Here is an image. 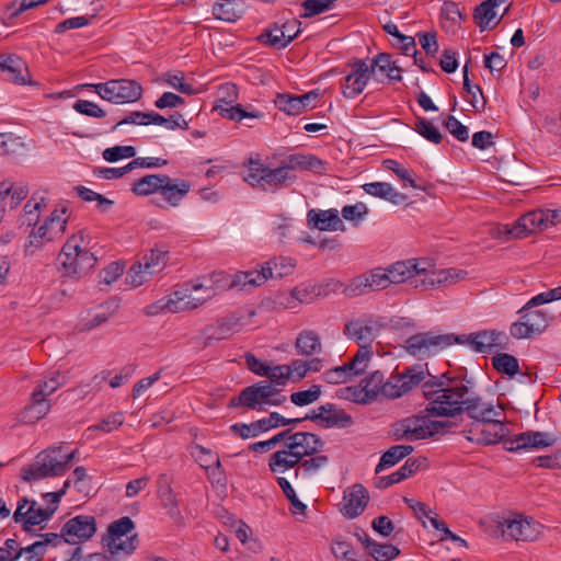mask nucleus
Returning <instances> with one entry per match:
<instances>
[{
  "mask_svg": "<svg viewBox=\"0 0 561 561\" xmlns=\"http://www.w3.org/2000/svg\"><path fill=\"white\" fill-rule=\"evenodd\" d=\"M474 381L467 377L466 368L457 374L446 371L439 376H431L422 385L423 397L428 401L425 412L435 417H455L458 407L474 394Z\"/></svg>",
  "mask_w": 561,
  "mask_h": 561,
  "instance_id": "obj_1",
  "label": "nucleus"
},
{
  "mask_svg": "<svg viewBox=\"0 0 561 561\" xmlns=\"http://www.w3.org/2000/svg\"><path fill=\"white\" fill-rule=\"evenodd\" d=\"M78 450L62 454V446H54L39 453L35 460L22 468L21 477L26 482L65 474L69 465L75 460Z\"/></svg>",
  "mask_w": 561,
  "mask_h": 561,
  "instance_id": "obj_2",
  "label": "nucleus"
},
{
  "mask_svg": "<svg viewBox=\"0 0 561 561\" xmlns=\"http://www.w3.org/2000/svg\"><path fill=\"white\" fill-rule=\"evenodd\" d=\"M385 77L386 53L376 55L369 65L363 59H356L351 72L344 78L342 93L347 99H354L364 91L370 79L382 82Z\"/></svg>",
  "mask_w": 561,
  "mask_h": 561,
  "instance_id": "obj_3",
  "label": "nucleus"
},
{
  "mask_svg": "<svg viewBox=\"0 0 561 561\" xmlns=\"http://www.w3.org/2000/svg\"><path fill=\"white\" fill-rule=\"evenodd\" d=\"M134 529L135 523L128 516L111 523L101 540L103 548L111 556H130L139 545L138 535L131 534Z\"/></svg>",
  "mask_w": 561,
  "mask_h": 561,
  "instance_id": "obj_4",
  "label": "nucleus"
},
{
  "mask_svg": "<svg viewBox=\"0 0 561 561\" xmlns=\"http://www.w3.org/2000/svg\"><path fill=\"white\" fill-rule=\"evenodd\" d=\"M215 295V288L207 282L192 280L165 296V304L169 312H183L203 306Z\"/></svg>",
  "mask_w": 561,
  "mask_h": 561,
  "instance_id": "obj_5",
  "label": "nucleus"
},
{
  "mask_svg": "<svg viewBox=\"0 0 561 561\" xmlns=\"http://www.w3.org/2000/svg\"><path fill=\"white\" fill-rule=\"evenodd\" d=\"M286 401L285 396L279 394V389L268 381H259L241 390L239 396L232 397L229 408L244 407L249 410L262 411L264 405H280Z\"/></svg>",
  "mask_w": 561,
  "mask_h": 561,
  "instance_id": "obj_6",
  "label": "nucleus"
},
{
  "mask_svg": "<svg viewBox=\"0 0 561 561\" xmlns=\"http://www.w3.org/2000/svg\"><path fill=\"white\" fill-rule=\"evenodd\" d=\"M82 88L93 91L104 101L114 104L134 103L141 99V84L131 79H111L102 83H85Z\"/></svg>",
  "mask_w": 561,
  "mask_h": 561,
  "instance_id": "obj_7",
  "label": "nucleus"
},
{
  "mask_svg": "<svg viewBox=\"0 0 561 561\" xmlns=\"http://www.w3.org/2000/svg\"><path fill=\"white\" fill-rule=\"evenodd\" d=\"M457 341L456 334H435L433 332H421L411 335L405 341L407 352L417 358H425L447 348Z\"/></svg>",
  "mask_w": 561,
  "mask_h": 561,
  "instance_id": "obj_8",
  "label": "nucleus"
},
{
  "mask_svg": "<svg viewBox=\"0 0 561 561\" xmlns=\"http://www.w3.org/2000/svg\"><path fill=\"white\" fill-rule=\"evenodd\" d=\"M373 351L368 346H360L352 360L325 370L321 378L330 385H340L366 371L371 359Z\"/></svg>",
  "mask_w": 561,
  "mask_h": 561,
  "instance_id": "obj_9",
  "label": "nucleus"
},
{
  "mask_svg": "<svg viewBox=\"0 0 561 561\" xmlns=\"http://www.w3.org/2000/svg\"><path fill=\"white\" fill-rule=\"evenodd\" d=\"M431 374L421 365L405 367L401 373L394 371L388 378V400L399 399L412 389L422 386Z\"/></svg>",
  "mask_w": 561,
  "mask_h": 561,
  "instance_id": "obj_10",
  "label": "nucleus"
},
{
  "mask_svg": "<svg viewBox=\"0 0 561 561\" xmlns=\"http://www.w3.org/2000/svg\"><path fill=\"white\" fill-rule=\"evenodd\" d=\"M528 302L518 310L520 318L512 323L510 333L517 340L530 339L541 334L549 325L547 313L541 310H531Z\"/></svg>",
  "mask_w": 561,
  "mask_h": 561,
  "instance_id": "obj_11",
  "label": "nucleus"
},
{
  "mask_svg": "<svg viewBox=\"0 0 561 561\" xmlns=\"http://www.w3.org/2000/svg\"><path fill=\"white\" fill-rule=\"evenodd\" d=\"M53 515V508L41 507L36 501L22 497L18 502L13 519L15 523L22 524L23 530L32 533L36 531V526H39L38 529L42 530Z\"/></svg>",
  "mask_w": 561,
  "mask_h": 561,
  "instance_id": "obj_12",
  "label": "nucleus"
},
{
  "mask_svg": "<svg viewBox=\"0 0 561 561\" xmlns=\"http://www.w3.org/2000/svg\"><path fill=\"white\" fill-rule=\"evenodd\" d=\"M542 526L531 518L516 515L515 517H504L497 522L496 529L501 531L504 539L534 541L540 533Z\"/></svg>",
  "mask_w": 561,
  "mask_h": 561,
  "instance_id": "obj_13",
  "label": "nucleus"
},
{
  "mask_svg": "<svg viewBox=\"0 0 561 561\" xmlns=\"http://www.w3.org/2000/svg\"><path fill=\"white\" fill-rule=\"evenodd\" d=\"M168 259V251L151 249L150 253L142 257V261L130 266L127 274L128 282L134 287L142 285L165 266Z\"/></svg>",
  "mask_w": 561,
  "mask_h": 561,
  "instance_id": "obj_14",
  "label": "nucleus"
},
{
  "mask_svg": "<svg viewBox=\"0 0 561 561\" xmlns=\"http://www.w3.org/2000/svg\"><path fill=\"white\" fill-rule=\"evenodd\" d=\"M68 219L67 207L62 206L54 209L43 225L37 229L33 228L28 236L30 245L37 247L43 240L51 242L59 239L66 232Z\"/></svg>",
  "mask_w": 561,
  "mask_h": 561,
  "instance_id": "obj_15",
  "label": "nucleus"
},
{
  "mask_svg": "<svg viewBox=\"0 0 561 561\" xmlns=\"http://www.w3.org/2000/svg\"><path fill=\"white\" fill-rule=\"evenodd\" d=\"M305 419L317 422L322 428H347L353 425L352 415L334 403L320 405L317 410L307 413Z\"/></svg>",
  "mask_w": 561,
  "mask_h": 561,
  "instance_id": "obj_16",
  "label": "nucleus"
},
{
  "mask_svg": "<svg viewBox=\"0 0 561 561\" xmlns=\"http://www.w3.org/2000/svg\"><path fill=\"white\" fill-rule=\"evenodd\" d=\"M458 344H468L477 353H488L492 347L505 348L507 336L496 330H481L470 334L456 335Z\"/></svg>",
  "mask_w": 561,
  "mask_h": 561,
  "instance_id": "obj_17",
  "label": "nucleus"
},
{
  "mask_svg": "<svg viewBox=\"0 0 561 561\" xmlns=\"http://www.w3.org/2000/svg\"><path fill=\"white\" fill-rule=\"evenodd\" d=\"M463 432L467 433L466 438L472 443L492 445L505 438L507 428L502 417H497V421L470 423L469 430Z\"/></svg>",
  "mask_w": 561,
  "mask_h": 561,
  "instance_id": "obj_18",
  "label": "nucleus"
},
{
  "mask_svg": "<svg viewBox=\"0 0 561 561\" xmlns=\"http://www.w3.org/2000/svg\"><path fill=\"white\" fill-rule=\"evenodd\" d=\"M454 411H456V416L466 413L472 420L471 423L497 421V417H503L502 409H496L492 403L483 401L477 393Z\"/></svg>",
  "mask_w": 561,
  "mask_h": 561,
  "instance_id": "obj_19",
  "label": "nucleus"
},
{
  "mask_svg": "<svg viewBox=\"0 0 561 561\" xmlns=\"http://www.w3.org/2000/svg\"><path fill=\"white\" fill-rule=\"evenodd\" d=\"M382 328V318L370 317L365 320H351L345 323L344 334L348 339L354 340L359 345V347L368 346L371 350V346L366 345V343L374 341Z\"/></svg>",
  "mask_w": 561,
  "mask_h": 561,
  "instance_id": "obj_20",
  "label": "nucleus"
},
{
  "mask_svg": "<svg viewBox=\"0 0 561 561\" xmlns=\"http://www.w3.org/2000/svg\"><path fill=\"white\" fill-rule=\"evenodd\" d=\"M161 188L160 197L152 199L157 206L161 208L178 207L181 202L187 196L191 184L190 182L182 179H172L165 174Z\"/></svg>",
  "mask_w": 561,
  "mask_h": 561,
  "instance_id": "obj_21",
  "label": "nucleus"
},
{
  "mask_svg": "<svg viewBox=\"0 0 561 561\" xmlns=\"http://www.w3.org/2000/svg\"><path fill=\"white\" fill-rule=\"evenodd\" d=\"M95 533V517L90 515H78L62 526L64 540L69 543L85 541Z\"/></svg>",
  "mask_w": 561,
  "mask_h": 561,
  "instance_id": "obj_22",
  "label": "nucleus"
},
{
  "mask_svg": "<svg viewBox=\"0 0 561 561\" xmlns=\"http://www.w3.org/2000/svg\"><path fill=\"white\" fill-rule=\"evenodd\" d=\"M557 442L558 437L551 433L529 431L505 440V448L508 451L528 448H546L554 445Z\"/></svg>",
  "mask_w": 561,
  "mask_h": 561,
  "instance_id": "obj_23",
  "label": "nucleus"
},
{
  "mask_svg": "<svg viewBox=\"0 0 561 561\" xmlns=\"http://www.w3.org/2000/svg\"><path fill=\"white\" fill-rule=\"evenodd\" d=\"M549 217L541 210H536L522 216L514 226H504L505 234L516 239L527 237L537 230L548 228Z\"/></svg>",
  "mask_w": 561,
  "mask_h": 561,
  "instance_id": "obj_24",
  "label": "nucleus"
},
{
  "mask_svg": "<svg viewBox=\"0 0 561 561\" xmlns=\"http://www.w3.org/2000/svg\"><path fill=\"white\" fill-rule=\"evenodd\" d=\"M283 420L278 412H272L268 416L254 421L250 424L234 423L230 425V432L242 439L256 437L270 430L280 427Z\"/></svg>",
  "mask_w": 561,
  "mask_h": 561,
  "instance_id": "obj_25",
  "label": "nucleus"
},
{
  "mask_svg": "<svg viewBox=\"0 0 561 561\" xmlns=\"http://www.w3.org/2000/svg\"><path fill=\"white\" fill-rule=\"evenodd\" d=\"M368 501L369 495L364 485L354 484L344 491L340 511L347 518H355L364 512Z\"/></svg>",
  "mask_w": 561,
  "mask_h": 561,
  "instance_id": "obj_26",
  "label": "nucleus"
},
{
  "mask_svg": "<svg viewBox=\"0 0 561 561\" xmlns=\"http://www.w3.org/2000/svg\"><path fill=\"white\" fill-rule=\"evenodd\" d=\"M371 383H375V387L380 383V375L378 373H371L357 386H350L340 389L337 396L358 404L369 403L376 399V392L373 388H369V385Z\"/></svg>",
  "mask_w": 561,
  "mask_h": 561,
  "instance_id": "obj_27",
  "label": "nucleus"
},
{
  "mask_svg": "<svg viewBox=\"0 0 561 561\" xmlns=\"http://www.w3.org/2000/svg\"><path fill=\"white\" fill-rule=\"evenodd\" d=\"M289 446V448H295V454L299 456V461L306 456H313L318 454L324 445V442L321 437L314 433L310 432H296L295 435L289 437L287 444L284 446Z\"/></svg>",
  "mask_w": 561,
  "mask_h": 561,
  "instance_id": "obj_28",
  "label": "nucleus"
},
{
  "mask_svg": "<svg viewBox=\"0 0 561 561\" xmlns=\"http://www.w3.org/2000/svg\"><path fill=\"white\" fill-rule=\"evenodd\" d=\"M307 220L310 226L321 231L345 230L344 224L339 217V211L335 208L327 210L310 209L307 214Z\"/></svg>",
  "mask_w": 561,
  "mask_h": 561,
  "instance_id": "obj_29",
  "label": "nucleus"
},
{
  "mask_svg": "<svg viewBox=\"0 0 561 561\" xmlns=\"http://www.w3.org/2000/svg\"><path fill=\"white\" fill-rule=\"evenodd\" d=\"M64 273L71 277H82L88 274L96 263V256L91 251H83L78 256H72V260L68 256L59 257Z\"/></svg>",
  "mask_w": 561,
  "mask_h": 561,
  "instance_id": "obj_30",
  "label": "nucleus"
},
{
  "mask_svg": "<svg viewBox=\"0 0 561 561\" xmlns=\"http://www.w3.org/2000/svg\"><path fill=\"white\" fill-rule=\"evenodd\" d=\"M466 274V272L455 268L435 271L428 277H423L420 282L416 280L415 289L426 290L436 286L450 285L463 278Z\"/></svg>",
  "mask_w": 561,
  "mask_h": 561,
  "instance_id": "obj_31",
  "label": "nucleus"
},
{
  "mask_svg": "<svg viewBox=\"0 0 561 561\" xmlns=\"http://www.w3.org/2000/svg\"><path fill=\"white\" fill-rule=\"evenodd\" d=\"M267 271H270V268H266V264L264 263L260 270L238 272L230 283V288L242 290L261 286L270 278Z\"/></svg>",
  "mask_w": 561,
  "mask_h": 561,
  "instance_id": "obj_32",
  "label": "nucleus"
},
{
  "mask_svg": "<svg viewBox=\"0 0 561 561\" xmlns=\"http://www.w3.org/2000/svg\"><path fill=\"white\" fill-rule=\"evenodd\" d=\"M282 164L289 173L296 169L322 173L324 171L325 162L310 153H294L288 156Z\"/></svg>",
  "mask_w": 561,
  "mask_h": 561,
  "instance_id": "obj_33",
  "label": "nucleus"
},
{
  "mask_svg": "<svg viewBox=\"0 0 561 561\" xmlns=\"http://www.w3.org/2000/svg\"><path fill=\"white\" fill-rule=\"evenodd\" d=\"M290 445L273 453L268 459V468L274 473H284L285 471L295 468L300 463L299 456L295 454V448H289Z\"/></svg>",
  "mask_w": 561,
  "mask_h": 561,
  "instance_id": "obj_34",
  "label": "nucleus"
},
{
  "mask_svg": "<svg viewBox=\"0 0 561 561\" xmlns=\"http://www.w3.org/2000/svg\"><path fill=\"white\" fill-rule=\"evenodd\" d=\"M211 13L215 19L231 23L242 18L244 8L240 0H218Z\"/></svg>",
  "mask_w": 561,
  "mask_h": 561,
  "instance_id": "obj_35",
  "label": "nucleus"
},
{
  "mask_svg": "<svg viewBox=\"0 0 561 561\" xmlns=\"http://www.w3.org/2000/svg\"><path fill=\"white\" fill-rule=\"evenodd\" d=\"M67 382V376L59 370H51L41 379L32 392L33 398H46Z\"/></svg>",
  "mask_w": 561,
  "mask_h": 561,
  "instance_id": "obj_36",
  "label": "nucleus"
},
{
  "mask_svg": "<svg viewBox=\"0 0 561 561\" xmlns=\"http://www.w3.org/2000/svg\"><path fill=\"white\" fill-rule=\"evenodd\" d=\"M420 282L417 277H413V270L411 268L410 261H398L388 266V283L401 284L405 283L415 288V283Z\"/></svg>",
  "mask_w": 561,
  "mask_h": 561,
  "instance_id": "obj_37",
  "label": "nucleus"
},
{
  "mask_svg": "<svg viewBox=\"0 0 561 561\" xmlns=\"http://www.w3.org/2000/svg\"><path fill=\"white\" fill-rule=\"evenodd\" d=\"M296 351L299 355L311 356L321 351V340L316 331H301L295 343Z\"/></svg>",
  "mask_w": 561,
  "mask_h": 561,
  "instance_id": "obj_38",
  "label": "nucleus"
},
{
  "mask_svg": "<svg viewBox=\"0 0 561 561\" xmlns=\"http://www.w3.org/2000/svg\"><path fill=\"white\" fill-rule=\"evenodd\" d=\"M428 416L431 415L416 414L405 417L410 442L433 437V432L428 431Z\"/></svg>",
  "mask_w": 561,
  "mask_h": 561,
  "instance_id": "obj_39",
  "label": "nucleus"
},
{
  "mask_svg": "<svg viewBox=\"0 0 561 561\" xmlns=\"http://www.w3.org/2000/svg\"><path fill=\"white\" fill-rule=\"evenodd\" d=\"M165 174H149L137 180L131 187L134 194L148 196L159 194Z\"/></svg>",
  "mask_w": 561,
  "mask_h": 561,
  "instance_id": "obj_40",
  "label": "nucleus"
},
{
  "mask_svg": "<svg viewBox=\"0 0 561 561\" xmlns=\"http://www.w3.org/2000/svg\"><path fill=\"white\" fill-rule=\"evenodd\" d=\"M218 112V114L222 118H227L233 122H241L244 118H261L263 114L260 111H247L243 108L241 104H229V105H222L217 104L214 106V110Z\"/></svg>",
  "mask_w": 561,
  "mask_h": 561,
  "instance_id": "obj_41",
  "label": "nucleus"
},
{
  "mask_svg": "<svg viewBox=\"0 0 561 561\" xmlns=\"http://www.w3.org/2000/svg\"><path fill=\"white\" fill-rule=\"evenodd\" d=\"M265 176L266 179L261 187L263 191H275L296 180V176L289 173L283 164L275 169L270 168Z\"/></svg>",
  "mask_w": 561,
  "mask_h": 561,
  "instance_id": "obj_42",
  "label": "nucleus"
},
{
  "mask_svg": "<svg viewBox=\"0 0 561 561\" xmlns=\"http://www.w3.org/2000/svg\"><path fill=\"white\" fill-rule=\"evenodd\" d=\"M261 44L271 46L276 49L286 47L284 31H282L280 21L273 23L270 27L265 28L257 37Z\"/></svg>",
  "mask_w": 561,
  "mask_h": 561,
  "instance_id": "obj_43",
  "label": "nucleus"
},
{
  "mask_svg": "<svg viewBox=\"0 0 561 561\" xmlns=\"http://www.w3.org/2000/svg\"><path fill=\"white\" fill-rule=\"evenodd\" d=\"M244 181L253 187L261 188L266 179L268 167L261 162L260 159L250 158L247 167Z\"/></svg>",
  "mask_w": 561,
  "mask_h": 561,
  "instance_id": "obj_44",
  "label": "nucleus"
},
{
  "mask_svg": "<svg viewBox=\"0 0 561 561\" xmlns=\"http://www.w3.org/2000/svg\"><path fill=\"white\" fill-rule=\"evenodd\" d=\"M493 368L510 377L519 373V364L515 356L507 353H500L492 357Z\"/></svg>",
  "mask_w": 561,
  "mask_h": 561,
  "instance_id": "obj_45",
  "label": "nucleus"
},
{
  "mask_svg": "<svg viewBox=\"0 0 561 561\" xmlns=\"http://www.w3.org/2000/svg\"><path fill=\"white\" fill-rule=\"evenodd\" d=\"M83 251L90 250L88 249V244L84 240L83 231L80 230L67 239L66 243L61 248L59 257L68 256L72 260V256H78V254H81Z\"/></svg>",
  "mask_w": 561,
  "mask_h": 561,
  "instance_id": "obj_46",
  "label": "nucleus"
},
{
  "mask_svg": "<svg viewBox=\"0 0 561 561\" xmlns=\"http://www.w3.org/2000/svg\"><path fill=\"white\" fill-rule=\"evenodd\" d=\"M495 0H485L474 9L473 19L481 32L485 31L489 27L490 22L495 18Z\"/></svg>",
  "mask_w": 561,
  "mask_h": 561,
  "instance_id": "obj_47",
  "label": "nucleus"
},
{
  "mask_svg": "<svg viewBox=\"0 0 561 561\" xmlns=\"http://www.w3.org/2000/svg\"><path fill=\"white\" fill-rule=\"evenodd\" d=\"M270 278H283L293 273L296 263L291 257H277L265 262Z\"/></svg>",
  "mask_w": 561,
  "mask_h": 561,
  "instance_id": "obj_48",
  "label": "nucleus"
},
{
  "mask_svg": "<svg viewBox=\"0 0 561 561\" xmlns=\"http://www.w3.org/2000/svg\"><path fill=\"white\" fill-rule=\"evenodd\" d=\"M358 541L364 546L367 553L376 561H386V546L377 543L366 534L364 529H358L355 534Z\"/></svg>",
  "mask_w": 561,
  "mask_h": 561,
  "instance_id": "obj_49",
  "label": "nucleus"
},
{
  "mask_svg": "<svg viewBox=\"0 0 561 561\" xmlns=\"http://www.w3.org/2000/svg\"><path fill=\"white\" fill-rule=\"evenodd\" d=\"M423 461H425V458H409L400 469L388 474V485L399 483L414 474Z\"/></svg>",
  "mask_w": 561,
  "mask_h": 561,
  "instance_id": "obj_50",
  "label": "nucleus"
},
{
  "mask_svg": "<svg viewBox=\"0 0 561 561\" xmlns=\"http://www.w3.org/2000/svg\"><path fill=\"white\" fill-rule=\"evenodd\" d=\"M50 410L48 400L33 398L32 403L23 411V420L26 422H35L44 417Z\"/></svg>",
  "mask_w": 561,
  "mask_h": 561,
  "instance_id": "obj_51",
  "label": "nucleus"
},
{
  "mask_svg": "<svg viewBox=\"0 0 561 561\" xmlns=\"http://www.w3.org/2000/svg\"><path fill=\"white\" fill-rule=\"evenodd\" d=\"M277 484L282 489L285 497L290 502V512L293 514H305L307 505L304 504L296 495V492L289 481L284 477L277 478Z\"/></svg>",
  "mask_w": 561,
  "mask_h": 561,
  "instance_id": "obj_52",
  "label": "nucleus"
},
{
  "mask_svg": "<svg viewBox=\"0 0 561 561\" xmlns=\"http://www.w3.org/2000/svg\"><path fill=\"white\" fill-rule=\"evenodd\" d=\"M309 459H302L299 463V467L295 471V477L297 478L299 474L304 477L310 476L321 468L325 467L329 462V458L324 455H313L310 456Z\"/></svg>",
  "mask_w": 561,
  "mask_h": 561,
  "instance_id": "obj_53",
  "label": "nucleus"
},
{
  "mask_svg": "<svg viewBox=\"0 0 561 561\" xmlns=\"http://www.w3.org/2000/svg\"><path fill=\"white\" fill-rule=\"evenodd\" d=\"M414 129L422 137L434 144H440L444 138L438 128L424 117H417Z\"/></svg>",
  "mask_w": 561,
  "mask_h": 561,
  "instance_id": "obj_54",
  "label": "nucleus"
},
{
  "mask_svg": "<svg viewBox=\"0 0 561 561\" xmlns=\"http://www.w3.org/2000/svg\"><path fill=\"white\" fill-rule=\"evenodd\" d=\"M150 124L164 126L167 129L174 130L176 128L188 129V123L180 113H174L169 118L160 115L159 113L151 112Z\"/></svg>",
  "mask_w": 561,
  "mask_h": 561,
  "instance_id": "obj_55",
  "label": "nucleus"
},
{
  "mask_svg": "<svg viewBox=\"0 0 561 561\" xmlns=\"http://www.w3.org/2000/svg\"><path fill=\"white\" fill-rule=\"evenodd\" d=\"M276 106L288 115H299L304 112V104L298 95L280 94L277 96Z\"/></svg>",
  "mask_w": 561,
  "mask_h": 561,
  "instance_id": "obj_56",
  "label": "nucleus"
},
{
  "mask_svg": "<svg viewBox=\"0 0 561 561\" xmlns=\"http://www.w3.org/2000/svg\"><path fill=\"white\" fill-rule=\"evenodd\" d=\"M371 291V284H368L366 276L358 275L344 286L342 293L347 298H355Z\"/></svg>",
  "mask_w": 561,
  "mask_h": 561,
  "instance_id": "obj_57",
  "label": "nucleus"
},
{
  "mask_svg": "<svg viewBox=\"0 0 561 561\" xmlns=\"http://www.w3.org/2000/svg\"><path fill=\"white\" fill-rule=\"evenodd\" d=\"M321 397V386L312 385L307 390L296 391L290 394V401L298 407L309 405Z\"/></svg>",
  "mask_w": 561,
  "mask_h": 561,
  "instance_id": "obj_58",
  "label": "nucleus"
},
{
  "mask_svg": "<svg viewBox=\"0 0 561 561\" xmlns=\"http://www.w3.org/2000/svg\"><path fill=\"white\" fill-rule=\"evenodd\" d=\"M367 214L368 208L362 202L354 205H345L341 210L342 218L352 222L354 226H358Z\"/></svg>",
  "mask_w": 561,
  "mask_h": 561,
  "instance_id": "obj_59",
  "label": "nucleus"
},
{
  "mask_svg": "<svg viewBox=\"0 0 561 561\" xmlns=\"http://www.w3.org/2000/svg\"><path fill=\"white\" fill-rule=\"evenodd\" d=\"M388 170H391L402 182V187L420 188L425 191L424 186L416 184L415 180L411 176V172L402 167L399 162L388 159Z\"/></svg>",
  "mask_w": 561,
  "mask_h": 561,
  "instance_id": "obj_60",
  "label": "nucleus"
},
{
  "mask_svg": "<svg viewBox=\"0 0 561 561\" xmlns=\"http://www.w3.org/2000/svg\"><path fill=\"white\" fill-rule=\"evenodd\" d=\"M24 73L27 75V68L25 66V62L22 60L21 57L15 55V57H13L12 62L10 64L9 69H7V79L14 83L25 84L26 77Z\"/></svg>",
  "mask_w": 561,
  "mask_h": 561,
  "instance_id": "obj_61",
  "label": "nucleus"
},
{
  "mask_svg": "<svg viewBox=\"0 0 561 561\" xmlns=\"http://www.w3.org/2000/svg\"><path fill=\"white\" fill-rule=\"evenodd\" d=\"M125 421L123 412H115L105 416L99 424L92 425L89 430L102 431L104 433H112L118 430Z\"/></svg>",
  "mask_w": 561,
  "mask_h": 561,
  "instance_id": "obj_62",
  "label": "nucleus"
},
{
  "mask_svg": "<svg viewBox=\"0 0 561 561\" xmlns=\"http://www.w3.org/2000/svg\"><path fill=\"white\" fill-rule=\"evenodd\" d=\"M136 154V149L133 146H114L106 148L102 157L107 162H116L121 159L134 158Z\"/></svg>",
  "mask_w": 561,
  "mask_h": 561,
  "instance_id": "obj_63",
  "label": "nucleus"
},
{
  "mask_svg": "<svg viewBox=\"0 0 561 561\" xmlns=\"http://www.w3.org/2000/svg\"><path fill=\"white\" fill-rule=\"evenodd\" d=\"M266 377L270 380V385L277 388V386H285L291 378V368L288 365L270 366L268 375Z\"/></svg>",
  "mask_w": 561,
  "mask_h": 561,
  "instance_id": "obj_64",
  "label": "nucleus"
}]
</instances>
